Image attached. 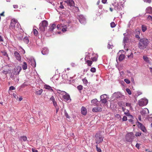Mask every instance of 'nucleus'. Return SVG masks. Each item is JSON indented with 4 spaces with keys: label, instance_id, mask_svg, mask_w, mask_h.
Instances as JSON below:
<instances>
[{
    "label": "nucleus",
    "instance_id": "obj_1",
    "mask_svg": "<svg viewBox=\"0 0 152 152\" xmlns=\"http://www.w3.org/2000/svg\"><path fill=\"white\" fill-rule=\"evenodd\" d=\"M149 43L148 40L145 38L140 39L139 42L138 47L141 49L145 48Z\"/></svg>",
    "mask_w": 152,
    "mask_h": 152
},
{
    "label": "nucleus",
    "instance_id": "obj_2",
    "mask_svg": "<svg viewBox=\"0 0 152 152\" xmlns=\"http://www.w3.org/2000/svg\"><path fill=\"white\" fill-rule=\"evenodd\" d=\"M96 143L98 144L102 142L103 140L104 137L100 134V132L97 133L95 136Z\"/></svg>",
    "mask_w": 152,
    "mask_h": 152
},
{
    "label": "nucleus",
    "instance_id": "obj_3",
    "mask_svg": "<svg viewBox=\"0 0 152 152\" xmlns=\"http://www.w3.org/2000/svg\"><path fill=\"white\" fill-rule=\"evenodd\" d=\"M57 91L58 93L62 95V97L65 101H67L70 99L69 95L66 92L58 89L57 90Z\"/></svg>",
    "mask_w": 152,
    "mask_h": 152
},
{
    "label": "nucleus",
    "instance_id": "obj_4",
    "mask_svg": "<svg viewBox=\"0 0 152 152\" xmlns=\"http://www.w3.org/2000/svg\"><path fill=\"white\" fill-rule=\"evenodd\" d=\"M48 25V22L47 21L43 20L40 24L39 29L41 32H44L47 28Z\"/></svg>",
    "mask_w": 152,
    "mask_h": 152
},
{
    "label": "nucleus",
    "instance_id": "obj_5",
    "mask_svg": "<svg viewBox=\"0 0 152 152\" xmlns=\"http://www.w3.org/2000/svg\"><path fill=\"white\" fill-rule=\"evenodd\" d=\"M17 20L15 19H12L11 20L10 27L11 28L15 29V28H19L20 25L17 23Z\"/></svg>",
    "mask_w": 152,
    "mask_h": 152
},
{
    "label": "nucleus",
    "instance_id": "obj_6",
    "mask_svg": "<svg viewBox=\"0 0 152 152\" xmlns=\"http://www.w3.org/2000/svg\"><path fill=\"white\" fill-rule=\"evenodd\" d=\"M126 140L128 142H132L134 139V136L133 133L132 132H129L127 134L125 137Z\"/></svg>",
    "mask_w": 152,
    "mask_h": 152
},
{
    "label": "nucleus",
    "instance_id": "obj_7",
    "mask_svg": "<svg viewBox=\"0 0 152 152\" xmlns=\"http://www.w3.org/2000/svg\"><path fill=\"white\" fill-rule=\"evenodd\" d=\"M148 103V100L145 99H142L139 101V105L140 106L146 105Z\"/></svg>",
    "mask_w": 152,
    "mask_h": 152
},
{
    "label": "nucleus",
    "instance_id": "obj_8",
    "mask_svg": "<svg viewBox=\"0 0 152 152\" xmlns=\"http://www.w3.org/2000/svg\"><path fill=\"white\" fill-rule=\"evenodd\" d=\"M101 102L102 103L105 104L107 102V95L106 94H104L101 96L100 97Z\"/></svg>",
    "mask_w": 152,
    "mask_h": 152
},
{
    "label": "nucleus",
    "instance_id": "obj_9",
    "mask_svg": "<svg viewBox=\"0 0 152 152\" xmlns=\"http://www.w3.org/2000/svg\"><path fill=\"white\" fill-rule=\"evenodd\" d=\"M112 96L113 97L117 99L122 98L123 96V95L120 92L114 93Z\"/></svg>",
    "mask_w": 152,
    "mask_h": 152
},
{
    "label": "nucleus",
    "instance_id": "obj_10",
    "mask_svg": "<svg viewBox=\"0 0 152 152\" xmlns=\"http://www.w3.org/2000/svg\"><path fill=\"white\" fill-rule=\"evenodd\" d=\"M138 124L137 125L138 128L140 129L143 132H146L147 130L145 126L139 122H138Z\"/></svg>",
    "mask_w": 152,
    "mask_h": 152
},
{
    "label": "nucleus",
    "instance_id": "obj_11",
    "mask_svg": "<svg viewBox=\"0 0 152 152\" xmlns=\"http://www.w3.org/2000/svg\"><path fill=\"white\" fill-rule=\"evenodd\" d=\"M79 21L80 23L83 24H84L86 23V20L83 16L82 15H80L79 16Z\"/></svg>",
    "mask_w": 152,
    "mask_h": 152
},
{
    "label": "nucleus",
    "instance_id": "obj_12",
    "mask_svg": "<svg viewBox=\"0 0 152 152\" xmlns=\"http://www.w3.org/2000/svg\"><path fill=\"white\" fill-rule=\"evenodd\" d=\"M143 58L145 61L149 64L151 63L152 61L150 60V58L145 56H144Z\"/></svg>",
    "mask_w": 152,
    "mask_h": 152
},
{
    "label": "nucleus",
    "instance_id": "obj_13",
    "mask_svg": "<svg viewBox=\"0 0 152 152\" xmlns=\"http://www.w3.org/2000/svg\"><path fill=\"white\" fill-rule=\"evenodd\" d=\"M121 6L120 4H119L117 3H115V9L117 10H121L122 9Z\"/></svg>",
    "mask_w": 152,
    "mask_h": 152
},
{
    "label": "nucleus",
    "instance_id": "obj_14",
    "mask_svg": "<svg viewBox=\"0 0 152 152\" xmlns=\"http://www.w3.org/2000/svg\"><path fill=\"white\" fill-rule=\"evenodd\" d=\"M65 2L70 6H74V2L72 0H67L65 1Z\"/></svg>",
    "mask_w": 152,
    "mask_h": 152
},
{
    "label": "nucleus",
    "instance_id": "obj_15",
    "mask_svg": "<svg viewBox=\"0 0 152 152\" xmlns=\"http://www.w3.org/2000/svg\"><path fill=\"white\" fill-rule=\"evenodd\" d=\"M92 110L93 112H100L102 110V108L100 107H96L94 108Z\"/></svg>",
    "mask_w": 152,
    "mask_h": 152
},
{
    "label": "nucleus",
    "instance_id": "obj_16",
    "mask_svg": "<svg viewBox=\"0 0 152 152\" xmlns=\"http://www.w3.org/2000/svg\"><path fill=\"white\" fill-rule=\"evenodd\" d=\"M14 55L16 59L20 61L21 60V57L19 53L17 51H15L14 52Z\"/></svg>",
    "mask_w": 152,
    "mask_h": 152
},
{
    "label": "nucleus",
    "instance_id": "obj_17",
    "mask_svg": "<svg viewBox=\"0 0 152 152\" xmlns=\"http://www.w3.org/2000/svg\"><path fill=\"white\" fill-rule=\"evenodd\" d=\"M140 113L142 115H144L147 113H148L149 110L147 108L142 109Z\"/></svg>",
    "mask_w": 152,
    "mask_h": 152
},
{
    "label": "nucleus",
    "instance_id": "obj_18",
    "mask_svg": "<svg viewBox=\"0 0 152 152\" xmlns=\"http://www.w3.org/2000/svg\"><path fill=\"white\" fill-rule=\"evenodd\" d=\"M81 113L84 115H85L87 113V110L86 108L84 107L83 106L81 109Z\"/></svg>",
    "mask_w": 152,
    "mask_h": 152
},
{
    "label": "nucleus",
    "instance_id": "obj_19",
    "mask_svg": "<svg viewBox=\"0 0 152 152\" xmlns=\"http://www.w3.org/2000/svg\"><path fill=\"white\" fill-rule=\"evenodd\" d=\"M48 51L49 50L48 49L46 48H43L42 50L41 51V52L43 55H45L48 53Z\"/></svg>",
    "mask_w": 152,
    "mask_h": 152
},
{
    "label": "nucleus",
    "instance_id": "obj_20",
    "mask_svg": "<svg viewBox=\"0 0 152 152\" xmlns=\"http://www.w3.org/2000/svg\"><path fill=\"white\" fill-rule=\"evenodd\" d=\"M16 69V71L14 72V74L15 75H17L19 74L20 72L21 71V68L20 66H18L17 67Z\"/></svg>",
    "mask_w": 152,
    "mask_h": 152
},
{
    "label": "nucleus",
    "instance_id": "obj_21",
    "mask_svg": "<svg viewBox=\"0 0 152 152\" xmlns=\"http://www.w3.org/2000/svg\"><path fill=\"white\" fill-rule=\"evenodd\" d=\"M146 13L149 14L152 13V7H148L146 9Z\"/></svg>",
    "mask_w": 152,
    "mask_h": 152
},
{
    "label": "nucleus",
    "instance_id": "obj_22",
    "mask_svg": "<svg viewBox=\"0 0 152 152\" xmlns=\"http://www.w3.org/2000/svg\"><path fill=\"white\" fill-rule=\"evenodd\" d=\"M43 92V90L41 89L39 90H37L35 92V94L37 95H40Z\"/></svg>",
    "mask_w": 152,
    "mask_h": 152
},
{
    "label": "nucleus",
    "instance_id": "obj_23",
    "mask_svg": "<svg viewBox=\"0 0 152 152\" xmlns=\"http://www.w3.org/2000/svg\"><path fill=\"white\" fill-rule=\"evenodd\" d=\"M44 88L45 89H48L49 90H50V91H53V90L52 89V87L48 85H44Z\"/></svg>",
    "mask_w": 152,
    "mask_h": 152
},
{
    "label": "nucleus",
    "instance_id": "obj_24",
    "mask_svg": "<svg viewBox=\"0 0 152 152\" xmlns=\"http://www.w3.org/2000/svg\"><path fill=\"white\" fill-rule=\"evenodd\" d=\"M98 101L96 99H94L92 100L91 101V102L93 104V105L94 106H98L97 105V103L98 102Z\"/></svg>",
    "mask_w": 152,
    "mask_h": 152
},
{
    "label": "nucleus",
    "instance_id": "obj_25",
    "mask_svg": "<svg viewBox=\"0 0 152 152\" xmlns=\"http://www.w3.org/2000/svg\"><path fill=\"white\" fill-rule=\"evenodd\" d=\"M56 25L54 24H53L49 28V30L51 31H52L53 29L56 27Z\"/></svg>",
    "mask_w": 152,
    "mask_h": 152
},
{
    "label": "nucleus",
    "instance_id": "obj_26",
    "mask_svg": "<svg viewBox=\"0 0 152 152\" xmlns=\"http://www.w3.org/2000/svg\"><path fill=\"white\" fill-rule=\"evenodd\" d=\"M19 139L22 141H25L27 140V137L25 136H23L20 137Z\"/></svg>",
    "mask_w": 152,
    "mask_h": 152
},
{
    "label": "nucleus",
    "instance_id": "obj_27",
    "mask_svg": "<svg viewBox=\"0 0 152 152\" xmlns=\"http://www.w3.org/2000/svg\"><path fill=\"white\" fill-rule=\"evenodd\" d=\"M31 62L32 63L31 64L33 67H35L36 64L35 60L34 59H31Z\"/></svg>",
    "mask_w": 152,
    "mask_h": 152
},
{
    "label": "nucleus",
    "instance_id": "obj_28",
    "mask_svg": "<svg viewBox=\"0 0 152 152\" xmlns=\"http://www.w3.org/2000/svg\"><path fill=\"white\" fill-rule=\"evenodd\" d=\"M22 68L24 70L26 69L27 68V65L26 62H24L22 65Z\"/></svg>",
    "mask_w": 152,
    "mask_h": 152
},
{
    "label": "nucleus",
    "instance_id": "obj_29",
    "mask_svg": "<svg viewBox=\"0 0 152 152\" xmlns=\"http://www.w3.org/2000/svg\"><path fill=\"white\" fill-rule=\"evenodd\" d=\"M124 55L123 54H121L119 56L118 59L119 61H121L124 58Z\"/></svg>",
    "mask_w": 152,
    "mask_h": 152
},
{
    "label": "nucleus",
    "instance_id": "obj_30",
    "mask_svg": "<svg viewBox=\"0 0 152 152\" xmlns=\"http://www.w3.org/2000/svg\"><path fill=\"white\" fill-rule=\"evenodd\" d=\"M23 40L24 42L25 43H26V44H28L29 42V40L28 38L27 37H25L24 38V39H23Z\"/></svg>",
    "mask_w": 152,
    "mask_h": 152
},
{
    "label": "nucleus",
    "instance_id": "obj_31",
    "mask_svg": "<svg viewBox=\"0 0 152 152\" xmlns=\"http://www.w3.org/2000/svg\"><path fill=\"white\" fill-rule=\"evenodd\" d=\"M86 62L87 63L88 65L90 66H91V64H92V61H91L87 60V61H86Z\"/></svg>",
    "mask_w": 152,
    "mask_h": 152
},
{
    "label": "nucleus",
    "instance_id": "obj_32",
    "mask_svg": "<svg viewBox=\"0 0 152 152\" xmlns=\"http://www.w3.org/2000/svg\"><path fill=\"white\" fill-rule=\"evenodd\" d=\"M61 27L62 28V31L63 32H65L66 31L67 28L66 26H61Z\"/></svg>",
    "mask_w": 152,
    "mask_h": 152
},
{
    "label": "nucleus",
    "instance_id": "obj_33",
    "mask_svg": "<svg viewBox=\"0 0 152 152\" xmlns=\"http://www.w3.org/2000/svg\"><path fill=\"white\" fill-rule=\"evenodd\" d=\"M142 30L143 32H144L147 30V27L145 25H142Z\"/></svg>",
    "mask_w": 152,
    "mask_h": 152
},
{
    "label": "nucleus",
    "instance_id": "obj_34",
    "mask_svg": "<svg viewBox=\"0 0 152 152\" xmlns=\"http://www.w3.org/2000/svg\"><path fill=\"white\" fill-rule=\"evenodd\" d=\"M1 53H2L3 55L6 56V57H8L9 59V58L8 57V56L7 52L5 51H1Z\"/></svg>",
    "mask_w": 152,
    "mask_h": 152
},
{
    "label": "nucleus",
    "instance_id": "obj_35",
    "mask_svg": "<svg viewBox=\"0 0 152 152\" xmlns=\"http://www.w3.org/2000/svg\"><path fill=\"white\" fill-rule=\"evenodd\" d=\"M127 56L129 58H133V55L132 52H130V54L129 55H128Z\"/></svg>",
    "mask_w": 152,
    "mask_h": 152
},
{
    "label": "nucleus",
    "instance_id": "obj_36",
    "mask_svg": "<svg viewBox=\"0 0 152 152\" xmlns=\"http://www.w3.org/2000/svg\"><path fill=\"white\" fill-rule=\"evenodd\" d=\"M115 117L118 118V119H119V120H121V117L120 115H119L118 114H116L115 115Z\"/></svg>",
    "mask_w": 152,
    "mask_h": 152
},
{
    "label": "nucleus",
    "instance_id": "obj_37",
    "mask_svg": "<svg viewBox=\"0 0 152 152\" xmlns=\"http://www.w3.org/2000/svg\"><path fill=\"white\" fill-rule=\"evenodd\" d=\"M77 88L79 90L81 91L83 89V86L80 85H79L77 87Z\"/></svg>",
    "mask_w": 152,
    "mask_h": 152
},
{
    "label": "nucleus",
    "instance_id": "obj_38",
    "mask_svg": "<svg viewBox=\"0 0 152 152\" xmlns=\"http://www.w3.org/2000/svg\"><path fill=\"white\" fill-rule=\"evenodd\" d=\"M141 134L142 133L141 132H136L135 135L136 137L140 136L141 135Z\"/></svg>",
    "mask_w": 152,
    "mask_h": 152
},
{
    "label": "nucleus",
    "instance_id": "obj_39",
    "mask_svg": "<svg viewBox=\"0 0 152 152\" xmlns=\"http://www.w3.org/2000/svg\"><path fill=\"white\" fill-rule=\"evenodd\" d=\"M126 91L129 94L131 95L132 94V92L130 89L129 88H126Z\"/></svg>",
    "mask_w": 152,
    "mask_h": 152
},
{
    "label": "nucleus",
    "instance_id": "obj_40",
    "mask_svg": "<svg viewBox=\"0 0 152 152\" xmlns=\"http://www.w3.org/2000/svg\"><path fill=\"white\" fill-rule=\"evenodd\" d=\"M135 33L136 34L139 35L140 34V32L139 29H137L135 31Z\"/></svg>",
    "mask_w": 152,
    "mask_h": 152
},
{
    "label": "nucleus",
    "instance_id": "obj_41",
    "mask_svg": "<svg viewBox=\"0 0 152 152\" xmlns=\"http://www.w3.org/2000/svg\"><path fill=\"white\" fill-rule=\"evenodd\" d=\"M90 71L92 72H96V69L94 67L91 68L90 69Z\"/></svg>",
    "mask_w": 152,
    "mask_h": 152
},
{
    "label": "nucleus",
    "instance_id": "obj_42",
    "mask_svg": "<svg viewBox=\"0 0 152 152\" xmlns=\"http://www.w3.org/2000/svg\"><path fill=\"white\" fill-rule=\"evenodd\" d=\"M96 150L98 152H102L100 148H99L98 147L97 145L96 146Z\"/></svg>",
    "mask_w": 152,
    "mask_h": 152
},
{
    "label": "nucleus",
    "instance_id": "obj_43",
    "mask_svg": "<svg viewBox=\"0 0 152 152\" xmlns=\"http://www.w3.org/2000/svg\"><path fill=\"white\" fill-rule=\"evenodd\" d=\"M124 113L127 116H129L130 115V113H129L128 110H127L126 112H124Z\"/></svg>",
    "mask_w": 152,
    "mask_h": 152
},
{
    "label": "nucleus",
    "instance_id": "obj_44",
    "mask_svg": "<svg viewBox=\"0 0 152 152\" xmlns=\"http://www.w3.org/2000/svg\"><path fill=\"white\" fill-rule=\"evenodd\" d=\"M124 80L127 84H129L130 82V81L127 79H125Z\"/></svg>",
    "mask_w": 152,
    "mask_h": 152
},
{
    "label": "nucleus",
    "instance_id": "obj_45",
    "mask_svg": "<svg viewBox=\"0 0 152 152\" xmlns=\"http://www.w3.org/2000/svg\"><path fill=\"white\" fill-rule=\"evenodd\" d=\"M113 46L112 45H111L110 44V42H108V45H107V48L108 49H110V48H112L113 47Z\"/></svg>",
    "mask_w": 152,
    "mask_h": 152
},
{
    "label": "nucleus",
    "instance_id": "obj_46",
    "mask_svg": "<svg viewBox=\"0 0 152 152\" xmlns=\"http://www.w3.org/2000/svg\"><path fill=\"white\" fill-rule=\"evenodd\" d=\"M110 26L112 28H113L115 26V24L114 22H112L110 23Z\"/></svg>",
    "mask_w": 152,
    "mask_h": 152
},
{
    "label": "nucleus",
    "instance_id": "obj_47",
    "mask_svg": "<svg viewBox=\"0 0 152 152\" xmlns=\"http://www.w3.org/2000/svg\"><path fill=\"white\" fill-rule=\"evenodd\" d=\"M33 31H34V33L35 35H37L38 32V31H37V30L36 29H34Z\"/></svg>",
    "mask_w": 152,
    "mask_h": 152
},
{
    "label": "nucleus",
    "instance_id": "obj_48",
    "mask_svg": "<svg viewBox=\"0 0 152 152\" xmlns=\"http://www.w3.org/2000/svg\"><path fill=\"white\" fill-rule=\"evenodd\" d=\"M126 106L130 107V108L131 107V103H126Z\"/></svg>",
    "mask_w": 152,
    "mask_h": 152
},
{
    "label": "nucleus",
    "instance_id": "obj_49",
    "mask_svg": "<svg viewBox=\"0 0 152 152\" xmlns=\"http://www.w3.org/2000/svg\"><path fill=\"white\" fill-rule=\"evenodd\" d=\"M83 83L85 84H87L88 83L87 80L85 78L83 79Z\"/></svg>",
    "mask_w": 152,
    "mask_h": 152
},
{
    "label": "nucleus",
    "instance_id": "obj_50",
    "mask_svg": "<svg viewBox=\"0 0 152 152\" xmlns=\"http://www.w3.org/2000/svg\"><path fill=\"white\" fill-rule=\"evenodd\" d=\"M128 39L127 37H124V38L123 40V42L124 43H125L126 42H127V40H128Z\"/></svg>",
    "mask_w": 152,
    "mask_h": 152
},
{
    "label": "nucleus",
    "instance_id": "obj_51",
    "mask_svg": "<svg viewBox=\"0 0 152 152\" xmlns=\"http://www.w3.org/2000/svg\"><path fill=\"white\" fill-rule=\"evenodd\" d=\"M63 2H60V5L59 6L60 8L61 9H64V7L63 6V5L62 4Z\"/></svg>",
    "mask_w": 152,
    "mask_h": 152
},
{
    "label": "nucleus",
    "instance_id": "obj_52",
    "mask_svg": "<svg viewBox=\"0 0 152 152\" xmlns=\"http://www.w3.org/2000/svg\"><path fill=\"white\" fill-rule=\"evenodd\" d=\"M127 120V117L126 116H124L122 118L123 121H126Z\"/></svg>",
    "mask_w": 152,
    "mask_h": 152
},
{
    "label": "nucleus",
    "instance_id": "obj_53",
    "mask_svg": "<svg viewBox=\"0 0 152 152\" xmlns=\"http://www.w3.org/2000/svg\"><path fill=\"white\" fill-rule=\"evenodd\" d=\"M90 59V58H89V56H86L85 58V61H86L87 60H88V59Z\"/></svg>",
    "mask_w": 152,
    "mask_h": 152
},
{
    "label": "nucleus",
    "instance_id": "obj_54",
    "mask_svg": "<svg viewBox=\"0 0 152 152\" xmlns=\"http://www.w3.org/2000/svg\"><path fill=\"white\" fill-rule=\"evenodd\" d=\"M91 59L92 60V61H96L97 60V58L96 57H94L91 58Z\"/></svg>",
    "mask_w": 152,
    "mask_h": 152
},
{
    "label": "nucleus",
    "instance_id": "obj_55",
    "mask_svg": "<svg viewBox=\"0 0 152 152\" xmlns=\"http://www.w3.org/2000/svg\"><path fill=\"white\" fill-rule=\"evenodd\" d=\"M63 25L62 24H58L57 26V27L58 29H59L60 28L62 27L61 26Z\"/></svg>",
    "mask_w": 152,
    "mask_h": 152
},
{
    "label": "nucleus",
    "instance_id": "obj_56",
    "mask_svg": "<svg viewBox=\"0 0 152 152\" xmlns=\"http://www.w3.org/2000/svg\"><path fill=\"white\" fill-rule=\"evenodd\" d=\"M140 144H139V143H137L136 145V147L138 149H139V147H140Z\"/></svg>",
    "mask_w": 152,
    "mask_h": 152
},
{
    "label": "nucleus",
    "instance_id": "obj_57",
    "mask_svg": "<svg viewBox=\"0 0 152 152\" xmlns=\"http://www.w3.org/2000/svg\"><path fill=\"white\" fill-rule=\"evenodd\" d=\"M131 80L133 83H134V80L133 77H131Z\"/></svg>",
    "mask_w": 152,
    "mask_h": 152
},
{
    "label": "nucleus",
    "instance_id": "obj_58",
    "mask_svg": "<svg viewBox=\"0 0 152 152\" xmlns=\"http://www.w3.org/2000/svg\"><path fill=\"white\" fill-rule=\"evenodd\" d=\"M50 99L53 102L55 101V98L53 96H52L50 98Z\"/></svg>",
    "mask_w": 152,
    "mask_h": 152
},
{
    "label": "nucleus",
    "instance_id": "obj_59",
    "mask_svg": "<svg viewBox=\"0 0 152 152\" xmlns=\"http://www.w3.org/2000/svg\"><path fill=\"white\" fill-rule=\"evenodd\" d=\"M65 115L66 118H69V116L66 112H65Z\"/></svg>",
    "mask_w": 152,
    "mask_h": 152
},
{
    "label": "nucleus",
    "instance_id": "obj_60",
    "mask_svg": "<svg viewBox=\"0 0 152 152\" xmlns=\"http://www.w3.org/2000/svg\"><path fill=\"white\" fill-rule=\"evenodd\" d=\"M15 89V88L13 86H11L10 87L9 89L10 90H13Z\"/></svg>",
    "mask_w": 152,
    "mask_h": 152
},
{
    "label": "nucleus",
    "instance_id": "obj_61",
    "mask_svg": "<svg viewBox=\"0 0 152 152\" xmlns=\"http://www.w3.org/2000/svg\"><path fill=\"white\" fill-rule=\"evenodd\" d=\"M148 18L149 20L152 21V17L151 15H149Z\"/></svg>",
    "mask_w": 152,
    "mask_h": 152
},
{
    "label": "nucleus",
    "instance_id": "obj_62",
    "mask_svg": "<svg viewBox=\"0 0 152 152\" xmlns=\"http://www.w3.org/2000/svg\"><path fill=\"white\" fill-rule=\"evenodd\" d=\"M144 1L149 3H150L151 2V0H145Z\"/></svg>",
    "mask_w": 152,
    "mask_h": 152
},
{
    "label": "nucleus",
    "instance_id": "obj_63",
    "mask_svg": "<svg viewBox=\"0 0 152 152\" xmlns=\"http://www.w3.org/2000/svg\"><path fill=\"white\" fill-rule=\"evenodd\" d=\"M32 151L33 152H38L37 150L34 148H32Z\"/></svg>",
    "mask_w": 152,
    "mask_h": 152
},
{
    "label": "nucleus",
    "instance_id": "obj_64",
    "mask_svg": "<svg viewBox=\"0 0 152 152\" xmlns=\"http://www.w3.org/2000/svg\"><path fill=\"white\" fill-rule=\"evenodd\" d=\"M13 7L15 9H17L18 8V6L17 5H13Z\"/></svg>",
    "mask_w": 152,
    "mask_h": 152
}]
</instances>
